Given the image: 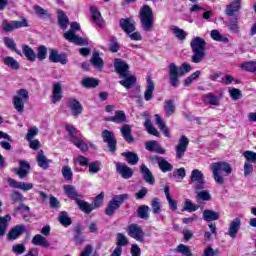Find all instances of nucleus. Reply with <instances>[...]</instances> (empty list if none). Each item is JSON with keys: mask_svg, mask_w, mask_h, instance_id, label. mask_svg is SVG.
Returning <instances> with one entry per match:
<instances>
[{"mask_svg": "<svg viewBox=\"0 0 256 256\" xmlns=\"http://www.w3.org/2000/svg\"><path fill=\"white\" fill-rule=\"evenodd\" d=\"M114 69L115 72L119 75L121 80L119 83L125 89H131L132 86L137 82V78L131 75V71L129 70V64L123 61L121 58H116L114 60Z\"/></svg>", "mask_w": 256, "mask_h": 256, "instance_id": "nucleus-1", "label": "nucleus"}, {"mask_svg": "<svg viewBox=\"0 0 256 256\" xmlns=\"http://www.w3.org/2000/svg\"><path fill=\"white\" fill-rule=\"evenodd\" d=\"M190 47L192 50L191 61L192 63H203L205 57H207V42L205 39L196 36L190 42Z\"/></svg>", "mask_w": 256, "mask_h": 256, "instance_id": "nucleus-2", "label": "nucleus"}, {"mask_svg": "<svg viewBox=\"0 0 256 256\" xmlns=\"http://www.w3.org/2000/svg\"><path fill=\"white\" fill-rule=\"evenodd\" d=\"M210 169L213 174V179L218 185H223L225 183L224 177H229V175L233 173V168L231 167V164L223 161L212 163L210 165Z\"/></svg>", "mask_w": 256, "mask_h": 256, "instance_id": "nucleus-3", "label": "nucleus"}, {"mask_svg": "<svg viewBox=\"0 0 256 256\" xmlns=\"http://www.w3.org/2000/svg\"><path fill=\"white\" fill-rule=\"evenodd\" d=\"M191 71V65L189 63H183L180 67L175 63L168 65V76L171 87H179V77L187 75Z\"/></svg>", "mask_w": 256, "mask_h": 256, "instance_id": "nucleus-4", "label": "nucleus"}, {"mask_svg": "<svg viewBox=\"0 0 256 256\" xmlns=\"http://www.w3.org/2000/svg\"><path fill=\"white\" fill-rule=\"evenodd\" d=\"M139 19L142 31H145L146 33L153 31V27L155 26V14L149 5L141 7L139 11Z\"/></svg>", "mask_w": 256, "mask_h": 256, "instance_id": "nucleus-5", "label": "nucleus"}, {"mask_svg": "<svg viewBox=\"0 0 256 256\" xmlns=\"http://www.w3.org/2000/svg\"><path fill=\"white\" fill-rule=\"evenodd\" d=\"M70 27L71 29L63 34L64 39L69 41V43H74V45H87V40L85 38L79 37L75 34V31L81 30V25L77 22H72Z\"/></svg>", "mask_w": 256, "mask_h": 256, "instance_id": "nucleus-6", "label": "nucleus"}, {"mask_svg": "<svg viewBox=\"0 0 256 256\" xmlns=\"http://www.w3.org/2000/svg\"><path fill=\"white\" fill-rule=\"evenodd\" d=\"M29 101V91L27 89H19L16 94L12 97V103L14 109L18 113L25 111V103Z\"/></svg>", "mask_w": 256, "mask_h": 256, "instance_id": "nucleus-7", "label": "nucleus"}, {"mask_svg": "<svg viewBox=\"0 0 256 256\" xmlns=\"http://www.w3.org/2000/svg\"><path fill=\"white\" fill-rule=\"evenodd\" d=\"M190 183H194V191H201L205 189V176L199 169H194L191 172Z\"/></svg>", "mask_w": 256, "mask_h": 256, "instance_id": "nucleus-8", "label": "nucleus"}, {"mask_svg": "<svg viewBox=\"0 0 256 256\" xmlns=\"http://www.w3.org/2000/svg\"><path fill=\"white\" fill-rule=\"evenodd\" d=\"M127 233L129 237L143 243L145 241V232H143V228L137 224H130L127 228Z\"/></svg>", "mask_w": 256, "mask_h": 256, "instance_id": "nucleus-9", "label": "nucleus"}, {"mask_svg": "<svg viewBox=\"0 0 256 256\" xmlns=\"http://www.w3.org/2000/svg\"><path fill=\"white\" fill-rule=\"evenodd\" d=\"M189 147V138L183 135L178 140V144L175 146L176 151V159H182L185 157V153H187V148Z\"/></svg>", "mask_w": 256, "mask_h": 256, "instance_id": "nucleus-10", "label": "nucleus"}, {"mask_svg": "<svg viewBox=\"0 0 256 256\" xmlns=\"http://www.w3.org/2000/svg\"><path fill=\"white\" fill-rule=\"evenodd\" d=\"M102 138L104 143H107L110 153H115L117 151V139H115L113 132L104 130L102 132Z\"/></svg>", "mask_w": 256, "mask_h": 256, "instance_id": "nucleus-11", "label": "nucleus"}, {"mask_svg": "<svg viewBox=\"0 0 256 256\" xmlns=\"http://www.w3.org/2000/svg\"><path fill=\"white\" fill-rule=\"evenodd\" d=\"M241 229V219L240 218H234L228 226V232L227 235L231 239H235L237 235L239 234V231Z\"/></svg>", "mask_w": 256, "mask_h": 256, "instance_id": "nucleus-12", "label": "nucleus"}, {"mask_svg": "<svg viewBox=\"0 0 256 256\" xmlns=\"http://www.w3.org/2000/svg\"><path fill=\"white\" fill-rule=\"evenodd\" d=\"M49 61L51 63H61V65H67V55L59 54V50L50 49L49 50Z\"/></svg>", "mask_w": 256, "mask_h": 256, "instance_id": "nucleus-13", "label": "nucleus"}, {"mask_svg": "<svg viewBox=\"0 0 256 256\" xmlns=\"http://www.w3.org/2000/svg\"><path fill=\"white\" fill-rule=\"evenodd\" d=\"M18 163L20 167L14 168V173L18 175L20 179H25L29 174V171H31V165L25 160H18Z\"/></svg>", "mask_w": 256, "mask_h": 256, "instance_id": "nucleus-14", "label": "nucleus"}, {"mask_svg": "<svg viewBox=\"0 0 256 256\" xmlns=\"http://www.w3.org/2000/svg\"><path fill=\"white\" fill-rule=\"evenodd\" d=\"M119 25L124 33H126L127 35H129V33H133L136 29L135 20L131 18H121Z\"/></svg>", "mask_w": 256, "mask_h": 256, "instance_id": "nucleus-15", "label": "nucleus"}, {"mask_svg": "<svg viewBox=\"0 0 256 256\" xmlns=\"http://www.w3.org/2000/svg\"><path fill=\"white\" fill-rule=\"evenodd\" d=\"M68 107L71 110L72 115L75 117L83 113V105H81V102L75 98L68 99Z\"/></svg>", "mask_w": 256, "mask_h": 256, "instance_id": "nucleus-16", "label": "nucleus"}, {"mask_svg": "<svg viewBox=\"0 0 256 256\" xmlns=\"http://www.w3.org/2000/svg\"><path fill=\"white\" fill-rule=\"evenodd\" d=\"M116 171L123 177V179H131V177H133V170L123 163H116Z\"/></svg>", "mask_w": 256, "mask_h": 256, "instance_id": "nucleus-17", "label": "nucleus"}, {"mask_svg": "<svg viewBox=\"0 0 256 256\" xmlns=\"http://www.w3.org/2000/svg\"><path fill=\"white\" fill-rule=\"evenodd\" d=\"M140 173L144 181L148 183V185H155V177L153 176V173L151 172V170H149L147 165L142 164L140 166Z\"/></svg>", "mask_w": 256, "mask_h": 256, "instance_id": "nucleus-18", "label": "nucleus"}, {"mask_svg": "<svg viewBox=\"0 0 256 256\" xmlns=\"http://www.w3.org/2000/svg\"><path fill=\"white\" fill-rule=\"evenodd\" d=\"M241 11V0H233L232 3L228 4L225 9V15L227 17H233L235 13Z\"/></svg>", "mask_w": 256, "mask_h": 256, "instance_id": "nucleus-19", "label": "nucleus"}, {"mask_svg": "<svg viewBox=\"0 0 256 256\" xmlns=\"http://www.w3.org/2000/svg\"><path fill=\"white\" fill-rule=\"evenodd\" d=\"M145 149L147 151H155V153H158L159 155H165V153H167L165 148L161 147V145H159V142L155 140L146 142Z\"/></svg>", "mask_w": 256, "mask_h": 256, "instance_id": "nucleus-20", "label": "nucleus"}, {"mask_svg": "<svg viewBox=\"0 0 256 256\" xmlns=\"http://www.w3.org/2000/svg\"><path fill=\"white\" fill-rule=\"evenodd\" d=\"M61 99H63V88L61 87L60 82H56L53 85L52 103H58V101H61Z\"/></svg>", "mask_w": 256, "mask_h": 256, "instance_id": "nucleus-21", "label": "nucleus"}, {"mask_svg": "<svg viewBox=\"0 0 256 256\" xmlns=\"http://www.w3.org/2000/svg\"><path fill=\"white\" fill-rule=\"evenodd\" d=\"M153 91H155V82H153L151 77H148L146 90L144 91L145 101H151V99H153V97H154Z\"/></svg>", "mask_w": 256, "mask_h": 256, "instance_id": "nucleus-22", "label": "nucleus"}, {"mask_svg": "<svg viewBox=\"0 0 256 256\" xmlns=\"http://www.w3.org/2000/svg\"><path fill=\"white\" fill-rule=\"evenodd\" d=\"M63 189H64L67 197H69V199L75 200V203L77 200L82 199V197H83V195L77 193L75 186L64 185Z\"/></svg>", "mask_w": 256, "mask_h": 256, "instance_id": "nucleus-23", "label": "nucleus"}, {"mask_svg": "<svg viewBox=\"0 0 256 256\" xmlns=\"http://www.w3.org/2000/svg\"><path fill=\"white\" fill-rule=\"evenodd\" d=\"M32 244L39 247H44L45 249L51 247V243H49V241H47V238H45L41 234H37L32 238Z\"/></svg>", "mask_w": 256, "mask_h": 256, "instance_id": "nucleus-24", "label": "nucleus"}, {"mask_svg": "<svg viewBox=\"0 0 256 256\" xmlns=\"http://www.w3.org/2000/svg\"><path fill=\"white\" fill-rule=\"evenodd\" d=\"M120 133L126 142L133 143L135 141V138L131 134V125L125 124L122 126Z\"/></svg>", "mask_w": 256, "mask_h": 256, "instance_id": "nucleus-25", "label": "nucleus"}, {"mask_svg": "<svg viewBox=\"0 0 256 256\" xmlns=\"http://www.w3.org/2000/svg\"><path fill=\"white\" fill-rule=\"evenodd\" d=\"M36 161L38 163V166L42 169H49V164L51 163V160L46 158L45 152H43V150H40L38 152Z\"/></svg>", "mask_w": 256, "mask_h": 256, "instance_id": "nucleus-26", "label": "nucleus"}, {"mask_svg": "<svg viewBox=\"0 0 256 256\" xmlns=\"http://www.w3.org/2000/svg\"><path fill=\"white\" fill-rule=\"evenodd\" d=\"M106 121H111L112 123L118 124L125 123V121H127V115H125L123 110H117L114 116L107 118Z\"/></svg>", "mask_w": 256, "mask_h": 256, "instance_id": "nucleus-27", "label": "nucleus"}, {"mask_svg": "<svg viewBox=\"0 0 256 256\" xmlns=\"http://www.w3.org/2000/svg\"><path fill=\"white\" fill-rule=\"evenodd\" d=\"M92 21L98 25V27H105V21L103 20V16H101V12L97 10V8H91Z\"/></svg>", "mask_w": 256, "mask_h": 256, "instance_id": "nucleus-28", "label": "nucleus"}, {"mask_svg": "<svg viewBox=\"0 0 256 256\" xmlns=\"http://www.w3.org/2000/svg\"><path fill=\"white\" fill-rule=\"evenodd\" d=\"M25 232V226L17 225L16 227L12 228L8 234V239L11 241H15V239L19 238L20 235H23Z\"/></svg>", "mask_w": 256, "mask_h": 256, "instance_id": "nucleus-29", "label": "nucleus"}, {"mask_svg": "<svg viewBox=\"0 0 256 256\" xmlns=\"http://www.w3.org/2000/svg\"><path fill=\"white\" fill-rule=\"evenodd\" d=\"M2 63L6 65V67H9V69H13L14 71H18V69H21V65L15 58L8 56L2 59Z\"/></svg>", "mask_w": 256, "mask_h": 256, "instance_id": "nucleus-30", "label": "nucleus"}, {"mask_svg": "<svg viewBox=\"0 0 256 256\" xmlns=\"http://www.w3.org/2000/svg\"><path fill=\"white\" fill-rule=\"evenodd\" d=\"M58 25L63 31L69 27V17H67L63 10L58 11Z\"/></svg>", "mask_w": 256, "mask_h": 256, "instance_id": "nucleus-31", "label": "nucleus"}, {"mask_svg": "<svg viewBox=\"0 0 256 256\" xmlns=\"http://www.w3.org/2000/svg\"><path fill=\"white\" fill-rule=\"evenodd\" d=\"M228 28L229 31L235 35H239V33H241V27H239V18L237 16L230 19Z\"/></svg>", "mask_w": 256, "mask_h": 256, "instance_id": "nucleus-32", "label": "nucleus"}, {"mask_svg": "<svg viewBox=\"0 0 256 256\" xmlns=\"http://www.w3.org/2000/svg\"><path fill=\"white\" fill-rule=\"evenodd\" d=\"M76 204L78 205L80 211H83V213H86L87 215H89V213L95 209L93 204H89L88 202H85V200H81L79 198L76 200Z\"/></svg>", "mask_w": 256, "mask_h": 256, "instance_id": "nucleus-33", "label": "nucleus"}, {"mask_svg": "<svg viewBox=\"0 0 256 256\" xmlns=\"http://www.w3.org/2000/svg\"><path fill=\"white\" fill-rule=\"evenodd\" d=\"M122 157H125L129 165H137L139 163V156L135 152H124Z\"/></svg>", "mask_w": 256, "mask_h": 256, "instance_id": "nucleus-34", "label": "nucleus"}, {"mask_svg": "<svg viewBox=\"0 0 256 256\" xmlns=\"http://www.w3.org/2000/svg\"><path fill=\"white\" fill-rule=\"evenodd\" d=\"M220 217L219 212H215L213 210L206 209L203 211V219L204 221H218Z\"/></svg>", "mask_w": 256, "mask_h": 256, "instance_id": "nucleus-35", "label": "nucleus"}, {"mask_svg": "<svg viewBox=\"0 0 256 256\" xmlns=\"http://www.w3.org/2000/svg\"><path fill=\"white\" fill-rule=\"evenodd\" d=\"M219 101H221V97L215 96L213 95V93H208L204 95V103H206V105L219 106Z\"/></svg>", "mask_w": 256, "mask_h": 256, "instance_id": "nucleus-36", "label": "nucleus"}, {"mask_svg": "<svg viewBox=\"0 0 256 256\" xmlns=\"http://www.w3.org/2000/svg\"><path fill=\"white\" fill-rule=\"evenodd\" d=\"M164 104L166 117H171V115H174L176 110L175 102L173 100H165Z\"/></svg>", "mask_w": 256, "mask_h": 256, "instance_id": "nucleus-37", "label": "nucleus"}, {"mask_svg": "<svg viewBox=\"0 0 256 256\" xmlns=\"http://www.w3.org/2000/svg\"><path fill=\"white\" fill-rule=\"evenodd\" d=\"M90 63L95 67L96 69H103V59L99 56V52H94L92 55V58L90 59Z\"/></svg>", "mask_w": 256, "mask_h": 256, "instance_id": "nucleus-38", "label": "nucleus"}, {"mask_svg": "<svg viewBox=\"0 0 256 256\" xmlns=\"http://www.w3.org/2000/svg\"><path fill=\"white\" fill-rule=\"evenodd\" d=\"M210 37L213 39V41H218L221 43H229V38L221 35V32L219 30H212L210 32Z\"/></svg>", "mask_w": 256, "mask_h": 256, "instance_id": "nucleus-39", "label": "nucleus"}, {"mask_svg": "<svg viewBox=\"0 0 256 256\" xmlns=\"http://www.w3.org/2000/svg\"><path fill=\"white\" fill-rule=\"evenodd\" d=\"M23 53H24L25 57L27 58V60L31 61L32 63H33V61H35V59H37V54H35V51L32 50V48L30 46L24 45Z\"/></svg>", "mask_w": 256, "mask_h": 256, "instance_id": "nucleus-40", "label": "nucleus"}, {"mask_svg": "<svg viewBox=\"0 0 256 256\" xmlns=\"http://www.w3.org/2000/svg\"><path fill=\"white\" fill-rule=\"evenodd\" d=\"M58 221L63 225V227H69V225H71V219L69 218V214L66 211L60 212Z\"/></svg>", "mask_w": 256, "mask_h": 256, "instance_id": "nucleus-41", "label": "nucleus"}, {"mask_svg": "<svg viewBox=\"0 0 256 256\" xmlns=\"http://www.w3.org/2000/svg\"><path fill=\"white\" fill-rule=\"evenodd\" d=\"M171 31L177 39H180V41L185 40V38L187 37V32L177 26H172Z\"/></svg>", "mask_w": 256, "mask_h": 256, "instance_id": "nucleus-42", "label": "nucleus"}, {"mask_svg": "<svg viewBox=\"0 0 256 256\" xmlns=\"http://www.w3.org/2000/svg\"><path fill=\"white\" fill-rule=\"evenodd\" d=\"M175 251L183 256H193V253H191V248L185 244H179Z\"/></svg>", "mask_w": 256, "mask_h": 256, "instance_id": "nucleus-43", "label": "nucleus"}, {"mask_svg": "<svg viewBox=\"0 0 256 256\" xmlns=\"http://www.w3.org/2000/svg\"><path fill=\"white\" fill-rule=\"evenodd\" d=\"M152 213L154 215H159V213H161V209H163V205L161 204V200H159V198H153L152 202Z\"/></svg>", "mask_w": 256, "mask_h": 256, "instance_id": "nucleus-44", "label": "nucleus"}, {"mask_svg": "<svg viewBox=\"0 0 256 256\" xmlns=\"http://www.w3.org/2000/svg\"><path fill=\"white\" fill-rule=\"evenodd\" d=\"M196 199L198 201H211V193H209V190H198L196 191Z\"/></svg>", "mask_w": 256, "mask_h": 256, "instance_id": "nucleus-45", "label": "nucleus"}, {"mask_svg": "<svg viewBox=\"0 0 256 256\" xmlns=\"http://www.w3.org/2000/svg\"><path fill=\"white\" fill-rule=\"evenodd\" d=\"M158 167L162 173H169V171H173V164L169 163L165 158L161 160Z\"/></svg>", "mask_w": 256, "mask_h": 256, "instance_id": "nucleus-46", "label": "nucleus"}, {"mask_svg": "<svg viewBox=\"0 0 256 256\" xmlns=\"http://www.w3.org/2000/svg\"><path fill=\"white\" fill-rule=\"evenodd\" d=\"M11 221V216L6 215L5 217L0 216V237L5 235V231H7V222Z\"/></svg>", "mask_w": 256, "mask_h": 256, "instance_id": "nucleus-47", "label": "nucleus"}, {"mask_svg": "<svg viewBox=\"0 0 256 256\" xmlns=\"http://www.w3.org/2000/svg\"><path fill=\"white\" fill-rule=\"evenodd\" d=\"M119 207H120L119 204L112 199L109 201L108 206L105 210V213L109 216L114 215L115 211H117Z\"/></svg>", "mask_w": 256, "mask_h": 256, "instance_id": "nucleus-48", "label": "nucleus"}, {"mask_svg": "<svg viewBox=\"0 0 256 256\" xmlns=\"http://www.w3.org/2000/svg\"><path fill=\"white\" fill-rule=\"evenodd\" d=\"M138 217L139 219H149V206L141 205L138 207Z\"/></svg>", "mask_w": 256, "mask_h": 256, "instance_id": "nucleus-49", "label": "nucleus"}, {"mask_svg": "<svg viewBox=\"0 0 256 256\" xmlns=\"http://www.w3.org/2000/svg\"><path fill=\"white\" fill-rule=\"evenodd\" d=\"M37 59H39V61H45V59H47V46L45 45H41L37 48V55H36Z\"/></svg>", "mask_w": 256, "mask_h": 256, "instance_id": "nucleus-50", "label": "nucleus"}, {"mask_svg": "<svg viewBox=\"0 0 256 256\" xmlns=\"http://www.w3.org/2000/svg\"><path fill=\"white\" fill-rule=\"evenodd\" d=\"M199 77H201V71L197 70L184 80V87H189V85H191L195 79H199Z\"/></svg>", "mask_w": 256, "mask_h": 256, "instance_id": "nucleus-51", "label": "nucleus"}, {"mask_svg": "<svg viewBox=\"0 0 256 256\" xmlns=\"http://www.w3.org/2000/svg\"><path fill=\"white\" fill-rule=\"evenodd\" d=\"M117 247H125V245H129V240L127 236L123 233H118L116 235Z\"/></svg>", "mask_w": 256, "mask_h": 256, "instance_id": "nucleus-52", "label": "nucleus"}, {"mask_svg": "<svg viewBox=\"0 0 256 256\" xmlns=\"http://www.w3.org/2000/svg\"><path fill=\"white\" fill-rule=\"evenodd\" d=\"M241 68L244 69V71H248L250 73H256V62L255 61H249L241 64Z\"/></svg>", "mask_w": 256, "mask_h": 256, "instance_id": "nucleus-53", "label": "nucleus"}, {"mask_svg": "<svg viewBox=\"0 0 256 256\" xmlns=\"http://www.w3.org/2000/svg\"><path fill=\"white\" fill-rule=\"evenodd\" d=\"M82 85L86 88L97 87L99 85V80L95 78H85L82 80Z\"/></svg>", "mask_w": 256, "mask_h": 256, "instance_id": "nucleus-54", "label": "nucleus"}, {"mask_svg": "<svg viewBox=\"0 0 256 256\" xmlns=\"http://www.w3.org/2000/svg\"><path fill=\"white\" fill-rule=\"evenodd\" d=\"M197 209H199L198 205L193 204L191 200H186L182 211H188L189 213H193V211H197Z\"/></svg>", "mask_w": 256, "mask_h": 256, "instance_id": "nucleus-55", "label": "nucleus"}, {"mask_svg": "<svg viewBox=\"0 0 256 256\" xmlns=\"http://www.w3.org/2000/svg\"><path fill=\"white\" fill-rule=\"evenodd\" d=\"M243 157L246 159L247 163H256V152L247 150L243 153Z\"/></svg>", "mask_w": 256, "mask_h": 256, "instance_id": "nucleus-56", "label": "nucleus"}, {"mask_svg": "<svg viewBox=\"0 0 256 256\" xmlns=\"http://www.w3.org/2000/svg\"><path fill=\"white\" fill-rule=\"evenodd\" d=\"M88 168L89 173H91V175H95V173H99V171H101V163H99V161L89 163Z\"/></svg>", "mask_w": 256, "mask_h": 256, "instance_id": "nucleus-57", "label": "nucleus"}, {"mask_svg": "<svg viewBox=\"0 0 256 256\" xmlns=\"http://www.w3.org/2000/svg\"><path fill=\"white\" fill-rule=\"evenodd\" d=\"M34 11L36 15H38L42 19H47V17H49V12H47V10L43 9V7L39 5L34 6Z\"/></svg>", "mask_w": 256, "mask_h": 256, "instance_id": "nucleus-58", "label": "nucleus"}, {"mask_svg": "<svg viewBox=\"0 0 256 256\" xmlns=\"http://www.w3.org/2000/svg\"><path fill=\"white\" fill-rule=\"evenodd\" d=\"M62 175L66 181H71V179H73V171L71 170V167L63 166Z\"/></svg>", "mask_w": 256, "mask_h": 256, "instance_id": "nucleus-59", "label": "nucleus"}, {"mask_svg": "<svg viewBox=\"0 0 256 256\" xmlns=\"http://www.w3.org/2000/svg\"><path fill=\"white\" fill-rule=\"evenodd\" d=\"M229 94L233 101H238V99H241V97H243V93L237 88L229 89Z\"/></svg>", "mask_w": 256, "mask_h": 256, "instance_id": "nucleus-60", "label": "nucleus"}, {"mask_svg": "<svg viewBox=\"0 0 256 256\" xmlns=\"http://www.w3.org/2000/svg\"><path fill=\"white\" fill-rule=\"evenodd\" d=\"M10 198L13 203H23V194H21L19 191H13Z\"/></svg>", "mask_w": 256, "mask_h": 256, "instance_id": "nucleus-61", "label": "nucleus"}, {"mask_svg": "<svg viewBox=\"0 0 256 256\" xmlns=\"http://www.w3.org/2000/svg\"><path fill=\"white\" fill-rule=\"evenodd\" d=\"M76 147H78V149H80L81 151H89V146L87 145V143H85V141L78 139L77 138L72 142Z\"/></svg>", "mask_w": 256, "mask_h": 256, "instance_id": "nucleus-62", "label": "nucleus"}, {"mask_svg": "<svg viewBox=\"0 0 256 256\" xmlns=\"http://www.w3.org/2000/svg\"><path fill=\"white\" fill-rule=\"evenodd\" d=\"M186 175H187V171L185 170V168H179L174 170L173 172V177L175 179H185Z\"/></svg>", "mask_w": 256, "mask_h": 256, "instance_id": "nucleus-63", "label": "nucleus"}, {"mask_svg": "<svg viewBox=\"0 0 256 256\" xmlns=\"http://www.w3.org/2000/svg\"><path fill=\"white\" fill-rule=\"evenodd\" d=\"M219 255V249H213V247L208 246L205 250H204V254L203 256H218Z\"/></svg>", "mask_w": 256, "mask_h": 256, "instance_id": "nucleus-64", "label": "nucleus"}]
</instances>
